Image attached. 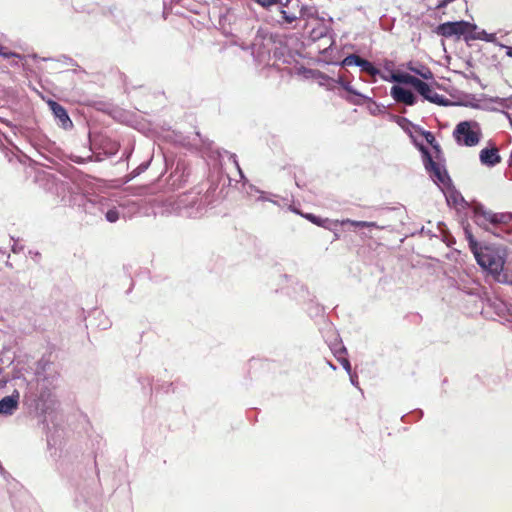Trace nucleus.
Returning <instances> with one entry per match:
<instances>
[{
	"instance_id": "nucleus-1",
	"label": "nucleus",
	"mask_w": 512,
	"mask_h": 512,
	"mask_svg": "<svg viewBox=\"0 0 512 512\" xmlns=\"http://www.w3.org/2000/svg\"><path fill=\"white\" fill-rule=\"evenodd\" d=\"M466 234L477 263L494 275L500 274L504 266V259L499 251L492 247H480L471 233L466 230Z\"/></svg>"
},
{
	"instance_id": "nucleus-2",
	"label": "nucleus",
	"mask_w": 512,
	"mask_h": 512,
	"mask_svg": "<svg viewBox=\"0 0 512 512\" xmlns=\"http://www.w3.org/2000/svg\"><path fill=\"white\" fill-rule=\"evenodd\" d=\"M453 136L459 145L473 147L480 142L482 131L478 122L462 121L456 125Z\"/></svg>"
},
{
	"instance_id": "nucleus-3",
	"label": "nucleus",
	"mask_w": 512,
	"mask_h": 512,
	"mask_svg": "<svg viewBox=\"0 0 512 512\" xmlns=\"http://www.w3.org/2000/svg\"><path fill=\"white\" fill-rule=\"evenodd\" d=\"M508 218L509 215L493 213L492 211L484 209L482 206H476L474 208L475 223L485 230H489L490 225L506 222Z\"/></svg>"
},
{
	"instance_id": "nucleus-4",
	"label": "nucleus",
	"mask_w": 512,
	"mask_h": 512,
	"mask_svg": "<svg viewBox=\"0 0 512 512\" xmlns=\"http://www.w3.org/2000/svg\"><path fill=\"white\" fill-rule=\"evenodd\" d=\"M424 166L430 173L432 180L440 187L446 188L450 185V178L447 174L446 169L440 163L432 160L428 153L424 155Z\"/></svg>"
},
{
	"instance_id": "nucleus-5",
	"label": "nucleus",
	"mask_w": 512,
	"mask_h": 512,
	"mask_svg": "<svg viewBox=\"0 0 512 512\" xmlns=\"http://www.w3.org/2000/svg\"><path fill=\"white\" fill-rule=\"evenodd\" d=\"M476 29V25L466 21L446 22L438 27V34L444 37L461 36Z\"/></svg>"
},
{
	"instance_id": "nucleus-6",
	"label": "nucleus",
	"mask_w": 512,
	"mask_h": 512,
	"mask_svg": "<svg viewBox=\"0 0 512 512\" xmlns=\"http://www.w3.org/2000/svg\"><path fill=\"white\" fill-rule=\"evenodd\" d=\"M20 393L14 390L11 395L5 396L0 400V415L11 416L19 407Z\"/></svg>"
},
{
	"instance_id": "nucleus-7",
	"label": "nucleus",
	"mask_w": 512,
	"mask_h": 512,
	"mask_svg": "<svg viewBox=\"0 0 512 512\" xmlns=\"http://www.w3.org/2000/svg\"><path fill=\"white\" fill-rule=\"evenodd\" d=\"M381 78L386 82H394L399 84H410L417 89L421 80L408 73L392 72L390 75L381 74Z\"/></svg>"
},
{
	"instance_id": "nucleus-8",
	"label": "nucleus",
	"mask_w": 512,
	"mask_h": 512,
	"mask_svg": "<svg viewBox=\"0 0 512 512\" xmlns=\"http://www.w3.org/2000/svg\"><path fill=\"white\" fill-rule=\"evenodd\" d=\"M426 100L446 106L448 105V100L444 99V97L440 94H438L434 89L430 87L429 84L423 82L421 80L420 84L418 85L416 89Z\"/></svg>"
},
{
	"instance_id": "nucleus-9",
	"label": "nucleus",
	"mask_w": 512,
	"mask_h": 512,
	"mask_svg": "<svg viewBox=\"0 0 512 512\" xmlns=\"http://www.w3.org/2000/svg\"><path fill=\"white\" fill-rule=\"evenodd\" d=\"M479 160L482 165L494 167L501 162L499 150L495 146L483 148L479 153Z\"/></svg>"
},
{
	"instance_id": "nucleus-10",
	"label": "nucleus",
	"mask_w": 512,
	"mask_h": 512,
	"mask_svg": "<svg viewBox=\"0 0 512 512\" xmlns=\"http://www.w3.org/2000/svg\"><path fill=\"white\" fill-rule=\"evenodd\" d=\"M391 97L397 102V103H403L409 106H412L416 102V98L414 94L408 90L405 89L399 85H394L390 90Z\"/></svg>"
},
{
	"instance_id": "nucleus-11",
	"label": "nucleus",
	"mask_w": 512,
	"mask_h": 512,
	"mask_svg": "<svg viewBox=\"0 0 512 512\" xmlns=\"http://www.w3.org/2000/svg\"><path fill=\"white\" fill-rule=\"evenodd\" d=\"M271 43V36L263 30H258L254 42L251 44L253 55L262 56L265 50H268V45Z\"/></svg>"
},
{
	"instance_id": "nucleus-12",
	"label": "nucleus",
	"mask_w": 512,
	"mask_h": 512,
	"mask_svg": "<svg viewBox=\"0 0 512 512\" xmlns=\"http://www.w3.org/2000/svg\"><path fill=\"white\" fill-rule=\"evenodd\" d=\"M48 104L54 116L59 120L63 128L67 129L72 126V121L70 120L66 110L60 104L54 101H49Z\"/></svg>"
},
{
	"instance_id": "nucleus-13",
	"label": "nucleus",
	"mask_w": 512,
	"mask_h": 512,
	"mask_svg": "<svg viewBox=\"0 0 512 512\" xmlns=\"http://www.w3.org/2000/svg\"><path fill=\"white\" fill-rule=\"evenodd\" d=\"M406 68L409 71L419 75L420 77H422L425 80L433 79L432 71L428 67H426L422 64L409 62V63H407Z\"/></svg>"
},
{
	"instance_id": "nucleus-14",
	"label": "nucleus",
	"mask_w": 512,
	"mask_h": 512,
	"mask_svg": "<svg viewBox=\"0 0 512 512\" xmlns=\"http://www.w3.org/2000/svg\"><path fill=\"white\" fill-rule=\"evenodd\" d=\"M358 67H360L362 71L368 73L371 76H376L380 74L379 70L375 68L371 62L362 58L360 60Z\"/></svg>"
},
{
	"instance_id": "nucleus-15",
	"label": "nucleus",
	"mask_w": 512,
	"mask_h": 512,
	"mask_svg": "<svg viewBox=\"0 0 512 512\" xmlns=\"http://www.w3.org/2000/svg\"><path fill=\"white\" fill-rule=\"evenodd\" d=\"M305 218L308 219L310 222H312L313 224H315L317 226L324 227V228H327V229H331L328 226V224L330 223V221L328 219H322V218L317 217V216H315L313 214H306Z\"/></svg>"
},
{
	"instance_id": "nucleus-16",
	"label": "nucleus",
	"mask_w": 512,
	"mask_h": 512,
	"mask_svg": "<svg viewBox=\"0 0 512 512\" xmlns=\"http://www.w3.org/2000/svg\"><path fill=\"white\" fill-rule=\"evenodd\" d=\"M361 58L356 54H350L346 56L343 61V66H359Z\"/></svg>"
},
{
	"instance_id": "nucleus-17",
	"label": "nucleus",
	"mask_w": 512,
	"mask_h": 512,
	"mask_svg": "<svg viewBox=\"0 0 512 512\" xmlns=\"http://www.w3.org/2000/svg\"><path fill=\"white\" fill-rule=\"evenodd\" d=\"M474 39L484 40L486 42H494L496 39L495 34L487 33L485 30L477 32L473 35Z\"/></svg>"
},
{
	"instance_id": "nucleus-18",
	"label": "nucleus",
	"mask_w": 512,
	"mask_h": 512,
	"mask_svg": "<svg viewBox=\"0 0 512 512\" xmlns=\"http://www.w3.org/2000/svg\"><path fill=\"white\" fill-rule=\"evenodd\" d=\"M316 15V10L314 7L302 6L300 9V17L304 19L312 18Z\"/></svg>"
},
{
	"instance_id": "nucleus-19",
	"label": "nucleus",
	"mask_w": 512,
	"mask_h": 512,
	"mask_svg": "<svg viewBox=\"0 0 512 512\" xmlns=\"http://www.w3.org/2000/svg\"><path fill=\"white\" fill-rule=\"evenodd\" d=\"M105 217L108 222L115 223L119 220L120 214L116 208H112L105 213Z\"/></svg>"
},
{
	"instance_id": "nucleus-20",
	"label": "nucleus",
	"mask_w": 512,
	"mask_h": 512,
	"mask_svg": "<svg viewBox=\"0 0 512 512\" xmlns=\"http://www.w3.org/2000/svg\"><path fill=\"white\" fill-rule=\"evenodd\" d=\"M0 55L4 58H7V59H10V58H13V59H21V56L17 53H14V52H11V51H8L5 47H3L2 45H0Z\"/></svg>"
},
{
	"instance_id": "nucleus-21",
	"label": "nucleus",
	"mask_w": 512,
	"mask_h": 512,
	"mask_svg": "<svg viewBox=\"0 0 512 512\" xmlns=\"http://www.w3.org/2000/svg\"><path fill=\"white\" fill-rule=\"evenodd\" d=\"M335 224H341V225H345V224H350L352 226H355V227H364L365 224V221H356V220H351V219H344V220H336L334 222Z\"/></svg>"
},
{
	"instance_id": "nucleus-22",
	"label": "nucleus",
	"mask_w": 512,
	"mask_h": 512,
	"mask_svg": "<svg viewBox=\"0 0 512 512\" xmlns=\"http://www.w3.org/2000/svg\"><path fill=\"white\" fill-rule=\"evenodd\" d=\"M446 199L448 203L452 201L454 204H457L459 201H463L462 196L455 191H451L450 193L446 194Z\"/></svg>"
},
{
	"instance_id": "nucleus-23",
	"label": "nucleus",
	"mask_w": 512,
	"mask_h": 512,
	"mask_svg": "<svg viewBox=\"0 0 512 512\" xmlns=\"http://www.w3.org/2000/svg\"><path fill=\"white\" fill-rule=\"evenodd\" d=\"M296 73L299 75H302L305 78H312V77H314L316 72L311 69H306V68L300 67V68H296Z\"/></svg>"
},
{
	"instance_id": "nucleus-24",
	"label": "nucleus",
	"mask_w": 512,
	"mask_h": 512,
	"mask_svg": "<svg viewBox=\"0 0 512 512\" xmlns=\"http://www.w3.org/2000/svg\"><path fill=\"white\" fill-rule=\"evenodd\" d=\"M281 14L284 18V20L287 22V23H292L293 21H295L297 19V16L294 15V14H289L287 11L285 10H281Z\"/></svg>"
},
{
	"instance_id": "nucleus-25",
	"label": "nucleus",
	"mask_w": 512,
	"mask_h": 512,
	"mask_svg": "<svg viewBox=\"0 0 512 512\" xmlns=\"http://www.w3.org/2000/svg\"><path fill=\"white\" fill-rule=\"evenodd\" d=\"M254 1L263 7H269V6L277 3L279 0H254Z\"/></svg>"
},
{
	"instance_id": "nucleus-26",
	"label": "nucleus",
	"mask_w": 512,
	"mask_h": 512,
	"mask_svg": "<svg viewBox=\"0 0 512 512\" xmlns=\"http://www.w3.org/2000/svg\"><path fill=\"white\" fill-rule=\"evenodd\" d=\"M340 363H341L342 367L346 370V372L348 374H350L351 373V364H350L349 360L346 358H342L340 360Z\"/></svg>"
},
{
	"instance_id": "nucleus-27",
	"label": "nucleus",
	"mask_w": 512,
	"mask_h": 512,
	"mask_svg": "<svg viewBox=\"0 0 512 512\" xmlns=\"http://www.w3.org/2000/svg\"><path fill=\"white\" fill-rule=\"evenodd\" d=\"M252 190H254L256 193L259 194V196L256 198V200L272 201L269 197L266 196V194L263 191H259V190L255 189V188H252Z\"/></svg>"
},
{
	"instance_id": "nucleus-28",
	"label": "nucleus",
	"mask_w": 512,
	"mask_h": 512,
	"mask_svg": "<svg viewBox=\"0 0 512 512\" xmlns=\"http://www.w3.org/2000/svg\"><path fill=\"white\" fill-rule=\"evenodd\" d=\"M231 159H232V161H233V163H234L235 167L237 168V170H238V172H239L240 177H241V178H244L243 172H242V170H241V168H240V166H239V163H238V161H237V159H236L235 155L231 156Z\"/></svg>"
},
{
	"instance_id": "nucleus-29",
	"label": "nucleus",
	"mask_w": 512,
	"mask_h": 512,
	"mask_svg": "<svg viewBox=\"0 0 512 512\" xmlns=\"http://www.w3.org/2000/svg\"><path fill=\"white\" fill-rule=\"evenodd\" d=\"M342 86H343V88H344L347 92H349V93H353V94H355V95L360 96V94H359L358 92H356V91H355V90L350 86V84H349V83H343V84H342Z\"/></svg>"
},
{
	"instance_id": "nucleus-30",
	"label": "nucleus",
	"mask_w": 512,
	"mask_h": 512,
	"mask_svg": "<svg viewBox=\"0 0 512 512\" xmlns=\"http://www.w3.org/2000/svg\"><path fill=\"white\" fill-rule=\"evenodd\" d=\"M365 224L366 225H364V227H367V228L374 227V228H377V229H384V226H379L376 222L365 221Z\"/></svg>"
},
{
	"instance_id": "nucleus-31",
	"label": "nucleus",
	"mask_w": 512,
	"mask_h": 512,
	"mask_svg": "<svg viewBox=\"0 0 512 512\" xmlns=\"http://www.w3.org/2000/svg\"><path fill=\"white\" fill-rule=\"evenodd\" d=\"M349 375H350L351 383H352L353 385H356V376H355V375H353L352 373H350Z\"/></svg>"
},
{
	"instance_id": "nucleus-32",
	"label": "nucleus",
	"mask_w": 512,
	"mask_h": 512,
	"mask_svg": "<svg viewBox=\"0 0 512 512\" xmlns=\"http://www.w3.org/2000/svg\"><path fill=\"white\" fill-rule=\"evenodd\" d=\"M507 56L511 57L512 58V47H508L507 48V52H506Z\"/></svg>"
}]
</instances>
